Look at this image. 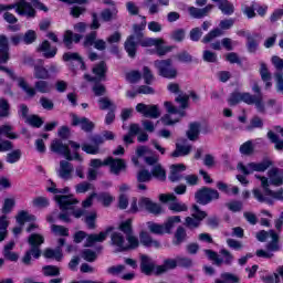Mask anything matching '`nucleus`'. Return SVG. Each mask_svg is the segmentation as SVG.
I'll list each match as a JSON object with an SVG mask.
<instances>
[{
    "instance_id": "nucleus-64",
    "label": "nucleus",
    "mask_w": 283,
    "mask_h": 283,
    "mask_svg": "<svg viewBox=\"0 0 283 283\" xmlns=\"http://www.w3.org/2000/svg\"><path fill=\"white\" fill-rule=\"evenodd\" d=\"M185 29H177L172 31L171 39L172 41H176V43H182L185 41Z\"/></svg>"
},
{
    "instance_id": "nucleus-57",
    "label": "nucleus",
    "mask_w": 283,
    "mask_h": 283,
    "mask_svg": "<svg viewBox=\"0 0 283 283\" xmlns=\"http://www.w3.org/2000/svg\"><path fill=\"white\" fill-rule=\"evenodd\" d=\"M190 41L198 43L202 39V29L200 27L192 28L189 32Z\"/></svg>"
},
{
    "instance_id": "nucleus-46",
    "label": "nucleus",
    "mask_w": 283,
    "mask_h": 283,
    "mask_svg": "<svg viewBox=\"0 0 283 283\" xmlns=\"http://www.w3.org/2000/svg\"><path fill=\"white\" fill-rule=\"evenodd\" d=\"M264 127V122L260 116L255 115L251 118L250 125L247 126L248 132H253V129H262Z\"/></svg>"
},
{
    "instance_id": "nucleus-15",
    "label": "nucleus",
    "mask_w": 283,
    "mask_h": 283,
    "mask_svg": "<svg viewBox=\"0 0 283 283\" xmlns=\"http://www.w3.org/2000/svg\"><path fill=\"white\" fill-rule=\"evenodd\" d=\"M71 125L72 127H81L82 132H85L86 134H92L94 132L96 124L94 122L90 120L87 117H78L76 114H71Z\"/></svg>"
},
{
    "instance_id": "nucleus-41",
    "label": "nucleus",
    "mask_w": 283,
    "mask_h": 283,
    "mask_svg": "<svg viewBox=\"0 0 283 283\" xmlns=\"http://www.w3.org/2000/svg\"><path fill=\"white\" fill-rule=\"evenodd\" d=\"M42 271L45 277H56L61 275V269L56 265H44Z\"/></svg>"
},
{
    "instance_id": "nucleus-34",
    "label": "nucleus",
    "mask_w": 283,
    "mask_h": 283,
    "mask_svg": "<svg viewBox=\"0 0 283 283\" xmlns=\"http://www.w3.org/2000/svg\"><path fill=\"white\" fill-rule=\"evenodd\" d=\"M15 220L18 222V224H20L21 227H23V224H25V222H35L36 220V216L29 213L25 210H21L17 217Z\"/></svg>"
},
{
    "instance_id": "nucleus-36",
    "label": "nucleus",
    "mask_w": 283,
    "mask_h": 283,
    "mask_svg": "<svg viewBox=\"0 0 283 283\" xmlns=\"http://www.w3.org/2000/svg\"><path fill=\"white\" fill-rule=\"evenodd\" d=\"M185 240H187V230L185 227L179 226L175 232V240L172 241V244L175 247H180Z\"/></svg>"
},
{
    "instance_id": "nucleus-31",
    "label": "nucleus",
    "mask_w": 283,
    "mask_h": 283,
    "mask_svg": "<svg viewBox=\"0 0 283 283\" xmlns=\"http://www.w3.org/2000/svg\"><path fill=\"white\" fill-rule=\"evenodd\" d=\"M74 171V167L70 164V161L62 160L60 161V171L59 176L63 180H70L72 178V172Z\"/></svg>"
},
{
    "instance_id": "nucleus-8",
    "label": "nucleus",
    "mask_w": 283,
    "mask_h": 283,
    "mask_svg": "<svg viewBox=\"0 0 283 283\" xmlns=\"http://www.w3.org/2000/svg\"><path fill=\"white\" fill-rule=\"evenodd\" d=\"M195 200L197 205L207 207L211 205L213 200H220V192L211 187L203 186L195 192Z\"/></svg>"
},
{
    "instance_id": "nucleus-48",
    "label": "nucleus",
    "mask_w": 283,
    "mask_h": 283,
    "mask_svg": "<svg viewBox=\"0 0 283 283\" xmlns=\"http://www.w3.org/2000/svg\"><path fill=\"white\" fill-rule=\"evenodd\" d=\"M36 41V31L28 30L24 34L22 33V43L24 45H32Z\"/></svg>"
},
{
    "instance_id": "nucleus-26",
    "label": "nucleus",
    "mask_w": 283,
    "mask_h": 283,
    "mask_svg": "<svg viewBox=\"0 0 283 283\" xmlns=\"http://www.w3.org/2000/svg\"><path fill=\"white\" fill-rule=\"evenodd\" d=\"M33 76L38 81H50V78H52L50 71H48L43 64H35L33 66Z\"/></svg>"
},
{
    "instance_id": "nucleus-56",
    "label": "nucleus",
    "mask_w": 283,
    "mask_h": 283,
    "mask_svg": "<svg viewBox=\"0 0 283 283\" xmlns=\"http://www.w3.org/2000/svg\"><path fill=\"white\" fill-rule=\"evenodd\" d=\"M151 172L147 169H142L137 172V182H151Z\"/></svg>"
},
{
    "instance_id": "nucleus-43",
    "label": "nucleus",
    "mask_w": 283,
    "mask_h": 283,
    "mask_svg": "<svg viewBox=\"0 0 283 283\" xmlns=\"http://www.w3.org/2000/svg\"><path fill=\"white\" fill-rule=\"evenodd\" d=\"M98 202H102L103 207H111L114 202V197L109 192H99L96 196Z\"/></svg>"
},
{
    "instance_id": "nucleus-11",
    "label": "nucleus",
    "mask_w": 283,
    "mask_h": 283,
    "mask_svg": "<svg viewBox=\"0 0 283 283\" xmlns=\"http://www.w3.org/2000/svg\"><path fill=\"white\" fill-rule=\"evenodd\" d=\"M171 59L157 60L155 61V67L158 70L159 76L163 78H176L178 76V70L171 69Z\"/></svg>"
},
{
    "instance_id": "nucleus-39",
    "label": "nucleus",
    "mask_w": 283,
    "mask_h": 283,
    "mask_svg": "<svg viewBox=\"0 0 283 283\" xmlns=\"http://www.w3.org/2000/svg\"><path fill=\"white\" fill-rule=\"evenodd\" d=\"M10 222H8V217L6 214L0 217V242H3L6 238H8V227Z\"/></svg>"
},
{
    "instance_id": "nucleus-19",
    "label": "nucleus",
    "mask_w": 283,
    "mask_h": 283,
    "mask_svg": "<svg viewBox=\"0 0 283 283\" xmlns=\"http://www.w3.org/2000/svg\"><path fill=\"white\" fill-rule=\"evenodd\" d=\"M105 165L111 167V172L115 176H120V171H127V163L122 158L107 157Z\"/></svg>"
},
{
    "instance_id": "nucleus-54",
    "label": "nucleus",
    "mask_w": 283,
    "mask_h": 283,
    "mask_svg": "<svg viewBox=\"0 0 283 283\" xmlns=\"http://www.w3.org/2000/svg\"><path fill=\"white\" fill-rule=\"evenodd\" d=\"M27 120L29 125H31V127H35V129L43 127V118H41L39 115H31Z\"/></svg>"
},
{
    "instance_id": "nucleus-1",
    "label": "nucleus",
    "mask_w": 283,
    "mask_h": 283,
    "mask_svg": "<svg viewBox=\"0 0 283 283\" xmlns=\"http://www.w3.org/2000/svg\"><path fill=\"white\" fill-rule=\"evenodd\" d=\"M139 269L140 272L147 276L154 275V273L155 275H163L164 273H167V271L178 269V261L177 259H166L161 265H156L154 262H151V258H149V255L142 254Z\"/></svg>"
},
{
    "instance_id": "nucleus-12",
    "label": "nucleus",
    "mask_w": 283,
    "mask_h": 283,
    "mask_svg": "<svg viewBox=\"0 0 283 283\" xmlns=\"http://www.w3.org/2000/svg\"><path fill=\"white\" fill-rule=\"evenodd\" d=\"M14 8L21 17H29L30 19L36 17V10H34V7L25 0H19L13 4H7V10H14Z\"/></svg>"
},
{
    "instance_id": "nucleus-18",
    "label": "nucleus",
    "mask_w": 283,
    "mask_h": 283,
    "mask_svg": "<svg viewBox=\"0 0 283 283\" xmlns=\"http://www.w3.org/2000/svg\"><path fill=\"white\" fill-rule=\"evenodd\" d=\"M239 103H245V105H253V97H251V93L244 92H232L228 98V104L230 107H235Z\"/></svg>"
},
{
    "instance_id": "nucleus-59",
    "label": "nucleus",
    "mask_w": 283,
    "mask_h": 283,
    "mask_svg": "<svg viewBox=\"0 0 283 283\" xmlns=\"http://www.w3.org/2000/svg\"><path fill=\"white\" fill-rule=\"evenodd\" d=\"M96 218H98V214L96 212H91L88 216L85 217V224L87 229H96Z\"/></svg>"
},
{
    "instance_id": "nucleus-25",
    "label": "nucleus",
    "mask_w": 283,
    "mask_h": 283,
    "mask_svg": "<svg viewBox=\"0 0 283 283\" xmlns=\"http://www.w3.org/2000/svg\"><path fill=\"white\" fill-rule=\"evenodd\" d=\"M259 72H260L261 81H263V83H265V90H271V87H273V82H271L273 76L271 75V72L269 71V66L266 65V63H264V62L260 63Z\"/></svg>"
},
{
    "instance_id": "nucleus-21",
    "label": "nucleus",
    "mask_w": 283,
    "mask_h": 283,
    "mask_svg": "<svg viewBox=\"0 0 283 283\" xmlns=\"http://www.w3.org/2000/svg\"><path fill=\"white\" fill-rule=\"evenodd\" d=\"M114 231V226H108L105 231H101L98 234L91 233L86 238L85 247L92 248L96 244V242H105L107 240V235Z\"/></svg>"
},
{
    "instance_id": "nucleus-29",
    "label": "nucleus",
    "mask_w": 283,
    "mask_h": 283,
    "mask_svg": "<svg viewBox=\"0 0 283 283\" xmlns=\"http://www.w3.org/2000/svg\"><path fill=\"white\" fill-rule=\"evenodd\" d=\"M213 3H218L219 10L222 12V14H226L227 17H231L233 12H235V7H233V3H231L229 0H212Z\"/></svg>"
},
{
    "instance_id": "nucleus-6",
    "label": "nucleus",
    "mask_w": 283,
    "mask_h": 283,
    "mask_svg": "<svg viewBox=\"0 0 283 283\" xmlns=\"http://www.w3.org/2000/svg\"><path fill=\"white\" fill-rule=\"evenodd\" d=\"M19 87H21V90H23V92H25V94H28V96L31 98L36 96V92L40 94H50V92H52V84L45 80H38L34 83V87H31L25 78L19 77Z\"/></svg>"
},
{
    "instance_id": "nucleus-17",
    "label": "nucleus",
    "mask_w": 283,
    "mask_h": 283,
    "mask_svg": "<svg viewBox=\"0 0 283 283\" xmlns=\"http://www.w3.org/2000/svg\"><path fill=\"white\" fill-rule=\"evenodd\" d=\"M135 109L138 114H143L145 118H160V109L154 104L138 103Z\"/></svg>"
},
{
    "instance_id": "nucleus-30",
    "label": "nucleus",
    "mask_w": 283,
    "mask_h": 283,
    "mask_svg": "<svg viewBox=\"0 0 283 283\" xmlns=\"http://www.w3.org/2000/svg\"><path fill=\"white\" fill-rule=\"evenodd\" d=\"M248 167H250L251 171L264 172L269 167H273V160L264 158L261 163L248 164Z\"/></svg>"
},
{
    "instance_id": "nucleus-27",
    "label": "nucleus",
    "mask_w": 283,
    "mask_h": 283,
    "mask_svg": "<svg viewBox=\"0 0 283 283\" xmlns=\"http://www.w3.org/2000/svg\"><path fill=\"white\" fill-rule=\"evenodd\" d=\"M175 147V150L170 154L171 158H182L191 154V145H182L176 143Z\"/></svg>"
},
{
    "instance_id": "nucleus-44",
    "label": "nucleus",
    "mask_w": 283,
    "mask_h": 283,
    "mask_svg": "<svg viewBox=\"0 0 283 283\" xmlns=\"http://www.w3.org/2000/svg\"><path fill=\"white\" fill-rule=\"evenodd\" d=\"M21 156H23L21 149H14L7 154L6 163H9V165H14V163H19V160H21Z\"/></svg>"
},
{
    "instance_id": "nucleus-35",
    "label": "nucleus",
    "mask_w": 283,
    "mask_h": 283,
    "mask_svg": "<svg viewBox=\"0 0 283 283\" xmlns=\"http://www.w3.org/2000/svg\"><path fill=\"white\" fill-rule=\"evenodd\" d=\"M188 140H196L200 136V123L193 122L189 124V129L186 133Z\"/></svg>"
},
{
    "instance_id": "nucleus-32",
    "label": "nucleus",
    "mask_w": 283,
    "mask_h": 283,
    "mask_svg": "<svg viewBox=\"0 0 283 283\" xmlns=\"http://www.w3.org/2000/svg\"><path fill=\"white\" fill-rule=\"evenodd\" d=\"M111 242L119 252H125V237L120 232H113L111 234Z\"/></svg>"
},
{
    "instance_id": "nucleus-13",
    "label": "nucleus",
    "mask_w": 283,
    "mask_h": 283,
    "mask_svg": "<svg viewBox=\"0 0 283 283\" xmlns=\"http://www.w3.org/2000/svg\"><path fill=\"white\" fill-rule=\"evenodd\" d=\"M159 200L164 205L170 202L168 209L169 211H172V213H182V211H187V205L177 202L176 200H178V197L174 193H161L159 195Z\"/></svg>"
},
{
    "instance_id": "nucleus-38",
    "label": "nucleus",
    "mask_w": 283,
    "mask_h": 283,
    "mask_svg": "<svg viewBox=\"0 0 283 283\" xmlns=\"http://www.w3.org/2000/svg\"><path fill=\"white\" fill-rule=\"evenodd\" d=\"M128 244L124 245V251H134L140 247V241L134 235V233L126 235Z\"/></svg>"
},
{
    "instance_id": "nucleus-28",
    "label": "nucleus",
    "mask_w": 283,
    "mask_h": 283,
    "mask_svg": "<svg viewBox=\"0 0 283 283\" xmlns=\"http://www.w3.org/2000/svg\"><path fill=\"white\" fill-rule=\"evenodd\" d=\"M213 3H218L219 10L222 12V14H226L227 17H231L233 12H235V7H233V3H231L229 0H212Z\"/></svg>"
},
{
    "instance_id": "nucleus-61",
    "label": "nucleus",
    "mask_w": 283,
    "mask_h": 283,
    "mask_svg": "<svg viewBox=\"0 0 283 283\" xmlns=\"http://www.w3.org/2000/svg\"><path fill=\"white\" fill-rule=\"evenodd\" d=\"M256 8H258V2H252L251 6H245L243 13L249 19H255V17H258V13H255Z\"/></svg>"
},
{
    "instance_id": "nucleus-20",
    "label": "nucleus",
    "mask_w": 283,
    "mask_h": 283,
    "mask_svg": "<svg viewBox=\"0 0 283 283\" xmlns=\"http://www.w3.org/2000/svg\"><path fill=\"white\" fill-rule=\"evenodd\" d=\"M139 209H146L148 213H153V216H160L163 213V206L151 201V199L147 197H142L138 201Z\"/></svg>"
},
{
    "instance_id": "nucleus-60",
    "label": "nucleus",
    "mask_w": 283,
    "mask_h": 283,
    "mask_svg": "<svg viewBox=\"0 0 283 283\" xmlns=\"http://www.w3.org/2000/svg\"><path fill=\"white\" fill-rule=\"evenodd\" d=\"M143 78L146 85H151V83H154V73L149 66L143 67Z\"/></svg>"
},
{
    "instance_id": "nucleus-23",
    "label": "nucleus",
    "mask_w": 283,
    "mask_h": 283,
    "mask_svg": "<svg viewBox=\"0 0 283 283\" xmlns=\"http://www.w3.org/2000/svg\"><path fill=\"white\" fill-rule=\"evenodd\" d=\"M83 35L74 33L72 30H66L63 34V43L67 50H72L74 43H81Z\"/></svg>"
},
{
    "instance_id": "nucleus-3",
    "label": "nucleus",
    "mask_w": 283,
    "mask_h": 283,
    "mask_svg": "<svg viewBox=\"0 0 283 283\" xmlns=\"http://www.w3.org/2000/svg\"><path fill=\"white\" fill-rule=\"evenodd\" d=\"M45 238L39 233H31L28 238V244L30 249L22 256V263L24 266L32 264V256L34 260H39L42 255L41 244H44Z\"/></svg>"
},
{
    "instance_id": "nucleus-47",
    "label": "nucleus",
    "mask_w": 283,
    "mask_h": 283,
    "mask_svg": "<svg viewBox=\"0 0 283 283\" xmlns=\"http://www.w3.org/2000/svg\"><path fill=\"white\" fill-rule=\"evenodd\" d=\"M221 279H217L216 280V283H238L240 282V279L232 274V273H229V272H224V273H221Z\"/></svg>"
},
{
    "instance_id": "nucleus-53",
    "label": "nucleus",
    "mask_w": 283,
    "mask_h": 283,
    "mask_svg": "<svg viewBox=\"0 0 283 283\" xmlns=\"http://www.w3.org/2000/svg\"><path fill=\"white\" fill-rule=\"evenodd\" d=\"M193 218H196L199 222H201L202 220H205V218H207V211H203L200 209V206L198 205H192V214Z\"/></svg>"
},
{
    "instance_id": "nucleus-10",
    "label": "nucleus",
    "mask_w": 283,
    "mask_h": 283,
    "mask_svg": "<svg viewBox=\"0 0 283 283\" xmlns=\"http://www.w3.org/2000/svg\"><path fill=\"white\" fill-rule=\"evenodd\" d=\"M234 23H235V21L233 19L221 20L219 23V28H214V29L210 30L202 38L201 43H203L205 45H207V43H211V41H213V39H218V36H222V34H224V32H222V30H231V28H233Z\"/></svg>"
},
{
    "instance_id": "nucleus-42",
    "label": "nucleus",
    "mask_w": 283,
    "mask_h": 283,
    "mask_svg": "<svg viewBox=\"0 0 283 283\" xmlns=\"http://www.w3.org/2000/svg\"><path fill=\"white\" fill-rule=\"evenodd\" d=\"M14 207H17L14 198H6L1 208V213H3V216H8V213H12Z\"/></svg>"
},
{
    "instance_id": "nucleus-33",
    "label": "nucleus",
    "mask_w": 283,
    "mask_h": 283,
    "mask_svg": "<svg viewBox=\"0 0 283 283\" xmlns=\"http://www.w3.org/2000/svg\"><path fill=\"white\" fill-rule=\"evenodd\" d=\"M43 258L46 260H56V262H61V260H63V250H60L59 248H46L43 252Z\"/></svg>"
},
{
    "instance_id": "nucleus-5",
    "label": "nucleus",
    "mask_w": 283,
    "mask_h": 283,
    "mask_svg": "<svg viewBox=\"0 0 283 283\" xmlns=\"http://www.w3.org/2000/svg\"><path fill=\"white\" fill-rule=\"evenodd\" d=\"M55 202L59 205L61 211H72V216L76 219L85 216V210L76 209L74 205H78V200L74 199L72 195H55Z\"/></svg>"
},
{
    "instance_id": "nucleus-58",
    "label": "nucleus",
    "mask_w": 283,
    "mask_h": 283,
    "mask_svg": "<svg viewBox=\"0 0 283 283\" xmlns=\"http://www.w3.org/2000/svg\"><path fill=\"white\" fill-rule=\"evenodd\" d=\"M52 231L55 233V235H61L62 238H69L70 237V229L59 226V224H53L52 226Z\"/></svg>"
},
{
    "instance_id": "nucleus-22",
    "label": "nucleus",
    "mask_w": 283,
    "mask_h": 283,
    "mask_svg": "<svg viewBox=\"0 0 283 283\" xmlns=\"http://www.w3.org/2000/svg\"><path fill=\"white\" fill-rule=\"evenodd\" d=\"M36 52L42 53V56H44V59H54L56 54H59V48L52 46L50 41L44 40L36 48Z\"/></svg>"
},
{
    "instance_id": "nucleus-63",
    "label": "nucleus",
    "mask_w": 283,
    "mask_h": 283,
    "mask_svg": "<svg viewBox=\"0 0 283 283\" xmlns=\"http://www.w3.org/2000/svg\"><path fill=\"white\" fill-rule=\"evenodd\" d=\"M226 207L229 209V211H232V213H238L242 211V201L233 200L231 202L226 203Z\"/></svg>"
},
{
    "instance_id": "nucleus-4",
    "label": "nucleus",
    "mask_w": 283,
    "mask_h": 283,
    "mask_svg": "<svg viewBox=\"0 0 283 283\" xmlns=\"http://www.w3.org/2000/svg\"><path fill=\"white\" fill-rule=\"evenodd\" d=\"M10 61V40L8 39V35L0 34V72H6L8 76L11 78V81H18L17 74H14V71L8 69L7 66H3V64L8 63Z\"/></svg>"
},
{
    "instance_id": "nucleus-62",
    "label": "nucleus",
    "mask_w": 283,
    "mask_h": 283,
    "mask_svg": "<svg viewBox=\"0 0 283 283\" xmlns=\"http://www.w3.org/2000/svg\"><path fill=\"white\" fill-rule=\"evenodd\" d=\"M247 50L250 54H255L258 52V48H260V43H258V40L250 38L247 40Z\"/></svg>"
},
{
    "instance_id": "nucleus-37",
    "label": "nucleus",
    "mask_w": 283,
    "mask_h": 283,
    "mask_svg": "<svg viewBox=\"0 0 283 283\" xmlns=\"http://www.w3.org/2000/svg\"><path fill=\"white\" fill-rule=\"evenodd\" d=\"M150 174L151 178H156V180H159L160 182L167 180V171L160 165L154 166Z\"/></svg>"
},
{
    "instance_id": "nucleus-7",
    "label": "nucleus",
    "mask_w": 283,
    "mask_h": 283,
    "mask_svg": "<svg viewBox=\"0 0 283 283\" xmlns=\"http://www.w3.org/2000/svg\"><path fill=\"white\" fill-rule=\"evenodd\" d=\"M181 219L180 216H172L167 219L163 224L156 222H148V230L150 233L155 235H165V233L171 234V231L176 227V224H180Z\"/></svg>"
},
{
    "instance_id": "nucleus-2",
    "label": "nucleus",
    "mask_w": 283,
    "mask_h": 283,
    "mask_svg": "<svg viewBox=\"0 0 283 283\" xmlns=\"http://www.w3.org/2000/svg\"><path fill=\"white\" fill-rule=\"evenodd\" d=\"M142 19L144 21L139 24H133L134 34L128 35L124 43L125 52H127L129 59H136L138 45L143 46V42L145 41V33L143 31L147 28V20L145 17H142Z\"/></svg>"
},
{
    "instance_id": "nucleus-50",
    "label": "nucleus",
    "mask_w": 283,
    "mask_h": 283,
    "mask_svg": "<svg viewBox=\"0 0 283 283\" xmlns=\"http://www.w3.org/2000/svg\"><path fill=\"white\" fill-rule=\"evenodd\" d=\"M50 205V199L45 197H36L32 200V206L36 209H48V206Z\"/></svg>"
},
{
    "instance_id": "nucleus-49",
    "label": "nucleus",
    "mask_w": 283,
    "mask_h": 283,
    "mask_svg": "<svg viewBox=\"0 0 283 283\" xmlns=\"http://www.w3.org/2000/svg\"><path fill=\"white\" fill-rule=\"evenodd\" d=\"M205 254L207 255L208 260H211L217 264V266H220L224 260L218 255V252L207 249L205 250Z\"/></svg>"
},
{
    "instance_id": "nucleus-51",
    "label": "nucleus",
    "mask_w": 283,
    "mask_h": 283,
    "mask_svg": "<svg viewBox=\"0 0 283 283\" xmlns=\"http://www.w3.org/2000/svg\"><path fill=\"white\" fill-rule=\"evenodd\" d=\"M10 116V103L6 98H0V118Z\"/></svg>"
},
{
    "instance_id": "nucleus-55",
    "label": "nucleus",
    "mask_w": 283,
    "mask_h": 283,
    "mask_svg": "<svg viewBox=\"0 0 283 283\" xmlns=\"http://www.w3.org/2000/svg\"><path fill=\"white\" fill-rule=\"evenodd\" d=\"M255 148L253 147V142L251 140H248L240 146V153L243 154V156H251Z\"/></svg>"
},
{
    "instance_id": "nucleus-45",
    "label": "nucleus",
    "mask_w": 283,
    "mask_h": 283,
    "mask_svg": "<svg viewBox=\"0 0 283 283\" xmlns=\"http://www.w3.org/2000/svg\"><path fill=\"white\" fill-rule=\"evenodd\" d=\"M93 74H95V76H98V78H105V75L107 74V63H105V61H101L93 69Z\"/></svg>"
},
{
    "instance_id": "nucleus-14",
    "label": "nucleus",
    "mask_w": 283,
    "mask_h": 283,
    "mask_svg": "<svg viewBox=\"0 0 283 283\" xmlns=\"http://www.w3.org/2000/svg\"><path fill=\"white\" fill-rule=\"evenodd\" d=\"M165 40L163 39H154V38H145V41L142 42V48H156V52L158 56H165L168 52H171V46H164Z\"/></svg>"
},
{
    "instance_id": "nucleus-40",
    "label": "nucleus",
    "mask_w": 283,
    "mask_h": 283,
    "mask_svg": "<svg viewBox=\"0 0 283 283\" xmlns=\"http://www.w3.org/2000/svg\"><path fill=\"white\" fill-rule=\"evenodd\" d=\"M133 220L132 219H126L125 221H122L119 223L118 229L122 231L123 234L132 235L134 233V226H133Z\"/></svg>"
},
{
    "instance_id": "nucleus-52",
    "label": "nucleus",
    "mask_w": 283,
    "mask_h": 283,
    "mask_svg": "<svg viewBox=\"0 0 283 283\" xmlns=\"http://www.w3.org/2000/svg\"><path fill=\"white\" fill-rule=\"evenodd\" d=\"M98 33L96 31H91L88 34L85 35L83 45L84 48H92L96 43V38Z\"/></svg>"
},
{
    "instance_id": "nucleus-16",
    "label": "nucleus",
    "mask_w": 283,
    "mask_h": 283,
    "mask_svg": "<svg viewBox=\"0 0 283 283\" xmlns=\"http://www.w3.org/2000/svg\"><path fill=\"white\" fill-rule=\"evenodd\" d=\"M252 92H254L255 94V95L251 94L252 102H253L252 105H255L259 114H265L266 106L264 105V95L262 94V88L260 87L259 83L253 84Z\"/></svg>"
},
{
    "instance_id": "nucleus-24",
    "label": "nucleus",
    "mask_w": 283,
    "mask_h": 283,
    "mask_svg": "<svg viewBox=\"0 0 283 283\" xmlns=\"http://www.w3.org/2000/svg\"><path fill=\"white\" fill-rule=\"evenodd\" d=\"M139 240L143 247H146V249H151V247L154 249H160V241L154 240V238H151V234H149V232L147 231H142L139 233Z\"/></svg>"
},
{
    "instance_id": "nucleus-9",
    "label": "nucleus",
    "mask_w": 283,
    "mask_h": 283,
    "mask_svg": "<svg viewBox=\"0 0 283 283\" xmlns=\"http://www.w3.org/2000/svg\"><path fill=\"white\" fill-rule=\"evenodd\" d=\"M51 151H53L54 154H60V156H64V158L69 161L83 160V157H81V154H78V151H75L74 156H72V150H70V146L63 144V140L61 139H54L52 142Z\"/></svg>"
}]
</instances>
